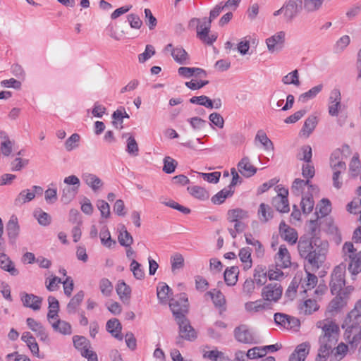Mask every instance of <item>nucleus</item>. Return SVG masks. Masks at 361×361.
Instances as JSON below:
<instances>
[{
	"label": "nucleus",
	"instance_id": "15",
	"mask_svg": "<svg viewBox=\"0 0 361 361\" xmlns=\"http://www.w3.org/2000/svg\"><path fill=\"white\" fill-rule=\"evenodd\" d=\"M276 266L280 269H286L291 265L290 255L285 245L279 247L278 252L275 255Z\"/></svg>",
	"mask_w": 361,
	"mask_h": 361
},
{
	"label": "nucleus",
	"instance_id": "51",
	"mask_svg": "<svg viewBox=\"0 0 361 361\" xmlns=\"http://www.w3.org/2000/svg\"><path fill=\"white\" fill-rule=\"evenodd\" d=\"M206 295L210 296L216 307H221L225 304L224 295L219 290L214 289L212 291L207 292Z\"/></svg>",
	"mask_w": 361,
	"mask_h": 361
},
{
	"label": "nucleus",
	"instance_id": "48",
	"mask_svg": "<svg viewBox=\"0 0 361 361\" xmlns=\"http://www.w3.org/2000/svg\"><path fill=\"white\" fill-rule=\"evenodd\" d=\"M312 152L310 145H304L301 147L298 153L297 154V159L300 161H304L307 163L312 161Z\"/></svg>",
	"mask_w": 361,
	"mask_h": 361
},
{
	"label": "nucleus",
	"instance_id": "39",
	"mask_svg": "<svg viewBox=\"0 0 361 361\" xmlns=\"http://www.w3.org/2000/svg\"><path fill=\"white\" fill-rule=\"evenodd\" d=\"M171 291L170 287L166 283H159L157 288L158 300L161 303L166 302L169 297V293Z\"/></svg>",
	"mask_w": 361,
	"mask_h": 361
},
{
	"label": "nucleus",
	"instance_id": "28",
	"mask_svg": "<svg viewBox=\"0 0 361 361\" xmlns=\"http://www.w3.org/2000/svg\"><path fill=\"white\" fill-rule=\"evenodd\" d=\"M239 271L238 267H231L224 271V281L228 286H232L235 285L238 281Z\"/></svg>",
	"mask_w": 361,
	"mask_h": 361
},
{
	"label": "nucleus",
	"instance_id": "36",
	"mask_svg": "<svg viewBox=\"0 0 361 361\" xmlns=\"http://www.w3.org/2000/svg\"><path fill=\"white\" fill-rule=\"evenodd\" d=\"M251 249L250 247H243L239 251V257L243 263L245 264L244 269L247 270L252 267V261L251 259Z\"/></svg>",
	"mask_w": 361,
	"mask_h": 361
},
{
	"label": "nucleus",
	"instance_id": "23",
	"mask_svg": "<svg viewBox=\"0 0 361 361\" xmlns=\"http://www.w3.org/2000/svg\"><path fill=\"white\" fill-rule=\"evenodd\" d=\"M106 330L112 336L118 341L123 340V335L121 334L122 325L119 320L116 318L109 319L106 322Z\"/></svg>",
	"mask_w": 361,
	"mask_h": 361
},
{
	"label": "nucleus",
	"instance_id": "53",
	"mask_svg": "<svg viewBox=\"0 0 361 361\" xmlns=\"http://www.w3.org/2000/svg\"><path fill=\"white\" fill-rule=\"evenodd\" d=\"M34 216L41 226H47L51 223L50 215L40 209L35 211Z\"/></svg>",
	"mask_w": 361,
	"mask_h": 361
},
{
	"label": "nucleus",
	"instance_id": "26",
	"mask_svg": "<svg viewBox=\"0 0 361 361\" xmlns=\"http://www.w3.org/2000/svg\"><path fill=\"white\" fill-rule=\"evenodd\" d=\"M254 281L259 286L264 285L267 281V271L266 267L262 265H258L254 269Z\"/></svg>",
	"mask_w": 361,
	"mask_h": 361
},
{
	"label": "nucleus",
	"instance_id": "35",
	"mask_svg": "<svg viewBox=\"0 0 361 361\" xmlns=\"http://www.w3.org/2000/svg\"><path fill=\"white\" fill-rule=\"evenodd\" d=\"M319 309V306L314 300L307 299L300 307V312L305 315H309Z\"/></svg>",
	"mask_w": 361,
	"mask_h": 361
},
{
	"label": "nucleus",
	"instance_id": "1",
	"mask_svg": "<svg viewBox=\"0 0 361 361\" xmlns=\"http://www.w3.org/2000/svg\"><path fill=\"white\" fill-rule=\"evenodd\" d=\"M309 237L302 235L298 243L300 256L305 261V267H309L312 271H317L326 259L329 243L317 236L319 232L318 217L310 220L308 225Z\"/></svg>",
	"mask_w": 361,
	"mask_h": 361
},
{
	"label": "nucleus",
	"instance_id": "19",
	"mask_svg": "<svg viewBox=\"0 0 361 361\" xmlns=\"http://www.w3.org/2000/svg\"><path fill=\"white\" fill-rule=\"evenodd\" d=\"M310 345L308 342L299 344L290 354L289 361H305L310 353Z\"/></svg>",
	"mask_w": 361,
	"mask_h": 361
},
{
	"label": "nucleus",
	"instance_id": "60",
	"mask_svg": "<svg viewBox=\"0 0 361 361\" xmlns=\"http://www.w3.org/2000/svg\"><path fill=\"white\" fill-rule=\"evenodd\" d=\"M255 283L252 279H247L243 284V294L248 298L251 297L255 289Z\"/></svg>",
	"mask_w": 361,
	"mask_h": 361
},
{
	"label": "nucleus",
	"instance_id": "12",
	"mask_svg": "<svg viewBox=\"0 0 361 361\" xmlns=\"http://www.w3.org/2000/svg\"><path fill=\"white\" fill-rule=\"evenodd\" d=\"M285 32L280 31L266 39L268 50L270 53H279L283 47Z\"/></svg>",
	"mask_w": 361,
	"mask_h": 361
},
{
	"label": "nucleus",
	"instance_id": "64",
	"mask_svg": "<svg viewBox=\"0 0 361 361\" xmlns=\"http://www.w3.org/2000/svg\"><path fill=\"white\" fill-rule=\"evenodd\" d=\"M177 164V161L175 159L170 157H166L164 159L163 171L166 173H172L175 171Z\"/></svg>",
	"mask_w": 361,
	"mask_h": 361
},
{
	"label": "nucleus",
	"instance_id": "41",
	"mask_svg": "<svg viewBox=\"0 0 361 361\" xmlns=\"http://www.w3.org/2000/svg\"><path fill=\"white\" fill-rule=\"evenodd\" d=\"M255 140H258L262 144L265 150L274 151V147L273 142L262 130L257 132Z\"/></svg>",
	"mask_w": 361,
	"mask_h": 361
},
{
	"label": "nucleus",
	"instance_id": "10",
	"mask_svg": "<svg viewBox=\"0 0 361 361\" xmlns=\"http://www.w3.org/2000/svg\"><path fill=\"white\" fill-rule=\"evenodd\" d=\"M288 195V189L281 187L279 188L277 195L272 199V205L279 212L288 213L290 211Z\"/></svg>",
	"mask_w": 361,
	"mask_h": 361
},
{
	"label": "nucleus",
	"instance_id": "18",
	"mask_svg": "<svg viewBox=\"0 0 361 361\" xmlns=\"http://www.w3.org/2000/svg\"><path fill=\"white\" fill-rule=\"evenodd\" d=\"M348 295L337 294L329 302L327 307V312L334 316L346 305Z\"/></svg>",
	"mask_w": 361,
	"mask_h": 361
},
{
	"label": "nucleus",
	"instance_id": "40",
	"mask_svg": "<svg viewBox=\"0 0 361 361\" xmlns=\"http://www.w3.org/2000/svg\"><path fill=\"white\" fill-rule=\"evenodd\" d=\"M79 189L76 186H66L62 190L61 200L64 204L69 203L77 195Z\"/></svg>",
	"mask_w": 361,
	"mask_h": 361
},
{
	"label": "nucleus",
	"instance_id": "20",
	"mask_svg": "<svg viewBox=\"0 0 361 361\" xmlns=\"http://www.w3.org/2000/svg\"><path fill=\"white\" fill-rule=\"evenodd\" d=\"M21 301L26 307H30L33 310H39L41 307L42 298L34 294L23 293L21 294Z\"/></svg>",
	"mask_w": 361,
	"mask_h": 361
},
{
	"label": "nucleus",
	"instance_id": "5",
	"mask_svg": "<svg viewBox=\"0 0 361 361\" xmlns=\"http://www.w3.org/2000/svg\"><path fill=\"white\" fill-rule=\"evenodd\" d=\"M342 256L345 261H348V269L353 275L361 272V250L357 252L351 242H345L342 248Z\"/></svg>",
	"mask_w": 361,
	"mask_h": 361
},
{
	"label": "nucleus",
	"instance_id": "8",
	"mask_svg": "<svg viewBox=\"0 0 361 361\" xmlns=\"http://www.w3.org/2000/svg\"><path fill=\"white\" fill-rule=\"evenodd\" d=\"M345 106L341 103V93L339 89L334 88L329 94L328 112L331 116H338L342 112Z\"/></svg>",
	"mask_w": 361,
	"mask_h": 361
},
{
	"label": "nucleus",
	"instance_id": "7",
	"mask_svg": "<svg viewBox=\"0 0 361 361\" xmlns=\"http://www.w3.org/2000/svg\"><path fill=\"white\" fill-rule=\"evenodd\" d=\"M233 334L235 340L244 344H257L259 341L254 331L246 324H241L234 329Z\"/></svg>",
	"mask_w": 361,
	"mask_h": 361
},
{
	"label": "nucleus",
	"instance_id": "16",
	"mask_svg": "<svg viewBox=\"0 0 361 361\" xmlns=\"http://www.w3.org/2000/svg\"><path fill=\"white\" fill-rule=\"evenodd\" d=\"M26 323L28 327L39 338L40 341L47 343L49 342L48 333L41 323L30 317L26 319Z\"/></svg>",
	"mask_w": 361,
	"mask_h": 361
},
{
	"label": "nucleus",
	"instance_id": "43",
	"mask_svg": "<svg viewBox=\"0 0 361 361\" xmlns=\"http://www.w3.org/2000/svg\"><path fill=\"white\" fill-rule=\"evenodd\" d=\"M187 190L192 196L199 200H204L209 198L208 192L202 187L195 185L188 187Z\"/></svg>",
	"mask_w": 361,
	"mask_h": 361
},
{
	"label": "nucleus",
	"instance_id": "57",
	"mask_svg": "<svg viewBox=\"0 0 361 361\" xmlns=\"http://www.w3.org/2000/svg\"><path fill=\"white\" fill-rule=\"evenodd\" d=\"M130 270L136 279L141 280L145 277V272L141 269V264L133 259L130 263Z\"/></svg>",
	"mask_w": 361,
	"mask_h": 361
},
{
	"label": "nucleus",
	"instance_id": "45",
	"mask_svg": "<svg viewBox=\"0 0 361 361\" xmlns=\"http://www.w3.org/2000/svg\"><path fill=\"white\" fill-rule=\"evenodd\" d=\"M323 89V85L319 84L317 86L313 87L307 92L301 94L299 96L298 101L305 103L308 100L315 97L317 94H319Z\"/></svg>",
	"mask_w": 361,
	"mask_h": 361
},
{
	"label": "nucleus",
	"instance_id": "61",
	"mask_svg": "<svg viewBox=\"0 0 361 361\" xmlns=\"http://www.w3.org/2000/svg\"><path fill=\"white\" fill-rule=\"evenodd\" d=\"M99 289L101 293L107 297L111 295L113 290V285L109 279L103 278L99 281Z\"/></svg>",
	"mask_w": 361,
	"mask_h": 361
},
{
	"label": "nucleus",
	"instance_id": "33",
	"mask_svg": "<svg viewBox=\"0 0 361 361\" xmlns=\"http://www.w3.org/2000/svg\"><path fill=\"white\" fill-rule=\"evenodd\" d=\"M0 267L5 271L10 272L12 276L18 274V271L14 267L12 262L9 259L8 257L4 253L0 254Z\"/></svg>",
	"mask_w": 361,
	"mask_h": 361
},
{
	"label": "nucleus",
	"instance_id": "32",
	"mask_svg": "<svg viewBox=\"0 0 361 361\" xmlns=\"http://www.w3.org/2000/svg\"><path fill=\"white\" fill-rule=\"evenodd\" d=\"M245 241L248 245H251L255 247V255L257 257H262L264 253V249L262 243L255 238H253L251 233L245 234Z\"/></svg>",
	"mask_w": 361,
	"mask_h": 361
},
{
	"label": "nucleus",
	"instance_id": "46",
	"mask_svg": "<svg viewBox=\"0 0 361 361\" xmlns=\"http://www.w3.org/2000/svg\"><path fill=\"white\" fill-rule=\"evenodd\" d=\"M248 217L247 212L242 209H234L228 212V220L230 222L241 221Z\"/></svg>",
	"mask_w": 361,
	"mask_h": 361
},
{
	"label": "nucleus",
	"instance_id": "50",
	"mask_svg": "<svg viewBox=\"0 0 361 361\" xmlns=\"http://www.w3.org/2000/svg\"><path fill=\"white\" fill-rule=\"evenodd\" d=\"M171 271L175 274L177 270L184 267V258L180 253H175L171 257Z\"/></svg>",
	"mask_w": 361,
	"mask_h": 361
},
{
	"label": "nucleus",
	"instance_id": "21",
	"mask_svg": "<svg viewBox=\"0 0 361 361\" xmlns=\"http://www.w3.org/2000/svg\"><path fill=\"white\" fill-rule=\"evenodd\" d=\"M6 231L10 242L14 243L20 232V226L16 216L12 215L11 216L6 224Z\"/></svg>",
	"mask_w": 361,
	"mask_h": 361
},
{
	"label": "nucleus",
	"instance_id": "29",
	"mask_svg": "<svg viewBox=\"0 0 361 361\" xmlns=\"http://www.w3.org/2000/svg\"><path fill=\"white\" fill-rule=\"evenodd\" d=\"M116 289L117 294L123 302L130 300L131 289L123 281H118Z\"/></svg>",
	"mask_w": 361,
	"mask_h": 361
},
{
	"label": "nucleus",
	"instance_id": "52",
	"mask_svg": "<svg viewBox=\"0 0 361 361\" xmlns=\"http://www.w3.org/2000/svg\"><path fill=\"white\" fill-rule=\"evenodd\" d=\"M73 342L75 348L80 350V352L84 350V349H89L90 346V341L82 336H74L73 337Z\"/></svg>",
	"mask_w": 361,
	"mask_h": 361
},
{
	"label": "nucleus",
	"instance_id": "9",
	"mask_svg": "<svg viewBox=\"0 0 361 361\" xmlns=\"http://www.w3.org/2000/svg\"><path fill=\"white\" fill-rule=\"evenodd\" d=\"M169 307L175 319L178 318L183 319V317H185V313L188 312L187 295L185 293H181L179 300L171 299Z\"/></svg>",
	"mask_w": 361,
	"mask_h": 361
},
{
	"label": "nucleus",
	"instance_id": "11",
	"mask_svg": "<svg viewBox=\"0 0 361 361\" xmlns=\"http://www.w3.org/2000/svg\"><path fill=\"white\" fill-rule=\"evenodd\" d=\"M282 291L279 283H269L262 288V296L265 300L276 302L281 297Z\"/></svg>",
	"mask_w": 361,
	"mask_h": 361
},
{
	"label": "nucleus",
	"instance_id": "31",
	"mask_svg": "<svg viewBox=\"0 0 361 361\" xmlns=\"http://www.w3.org/2000/svg\"><path fill=\"white\" fill-rule=\"evenodd\" d=\"M318 121L317 118L314 116H310L305 120L304 125L301 129L300 133L306 137H309V135L312 133L317 125Z\"/></svg>",
	"mask_w": 361,
	"mask_h": 361
},
{
	"label": "nucleus",
	"instance_id": "3",
	"mask_svg": "<svg viewBox=\"0 0 361 361\" xmlns=\"http://www.w3.org/2000/svg\"><path fill=\"white\" fill-rule=\"evenodd\" d=\"M361 305L358 301L345 318L343 328H346L345 337L354 350L361 341Z\"/></svg>",
	"mask_w": 361,
	"mask_h": 361
},
{
	"label": "nucleus",
	"instance_id": "58",
	"mask_svg": "<svg viewBox=\"0 0 361 361\" xmlns=\"http://www.w3.org/2000/svg\"><path fill=\"white\" fill-rule=\"evenodd\" d=\"M314 200L312 197V195L308 197H305L302 198L300 205L304 214H310L314 207Z\"/></svg>",
	"mask_w": 361,
	"mask_h": 361
},
{
	"label": "nucleus",
	"instance_id": "13",
	"mask_svg": "<svg viewBox=\"0 0 361 361\" xmlns=\"http://www.w3.org/2000/svg\"><path fill=\"white\" fill-rule=\"evenodd\" d=\"M177 324L179 326L180 337L188 341L195 340L197 337L195 329L192 327L190 322L185 317L182 318L176 319Z\"/></svg>",
	"mask_w": 361,
	"mask_h": 361
},
{
	"label": "nucleus",
	"instance_id": "59",
	"mask_svg": "<svg viewBox=\"0 0 361 361\" xmlns=\"http://www.w3.org/2000/svg\"><path fill=\"white\" fill-rule=\"evenodd\" d=\"M360 167L361 164L359 160V155L356 153L353 155L349 165V170L352 176H357L360 171Z\"/></svg>",
	"mask_w": 361,
	"mask_h": 361
},
{
	"label": "nucleus",
	"instance_id": "56",
	"mask_svg": "<svg viewBox=\"0 0 361 361\" xmlns=\"http://www.w3.org/2000/svg\"><path fill=\"white\" fill-rule=\"evenodd\" d=\"M309 183L310 180H305L300 178H295L293 183L291 190L295 195H300L304 190L305 186L309 185Z\"/></svg>",
	"mask_w": 361,
	"mask_h": 361
},
{
	"label": "nucleus",
	"instance_id": "38",
	"mask_svg": "<svg viewBox=\"0 0 361 361\" xmlns=\"http://www.w3.org/2000/svg\"><path fill=\"white\" fill-rule=\"evenodd\" d=\"M258 216L261 221L267 222L273 218V211L268 204L261 203L258 209Z\"/></svg>",
	"mask_w": 361,
	"mask_h": 361
},
{
	"label": "nucleus",
	"instance_id": "14",
	"mask_svg": "<svg viewBox=\"0 0 361 361\" xmlns=\"http://www.w3.org/2000/svg\"><path fill=\"white\" fill-rule=\"evenodd\" d=\"M303 6L302 0H288L284 5V17L287 21L293 19L300 12Z\"/></svg>",
	"mask_w": 361,
	"mask_h": 361
},
{
	"label": "nucleus",
	"instance_id": "34",
	"mask_svg": "<svg viewBox=\"0 0 361 361\" xmlns=\"http://www.w3.org/2000/svg\"><path fill=\"white\" fill-rule=\"evenodd\" d=\"M234 193L233 190H231L230 188H224L217 192L216 195H214L211 201L214 204H221L228 197H231Z\"/></svg>",
	"mask_w": 361,
	"mask_h": 361
},
{
	"label": "nucleus",
	"instance_id": "27",
	"mask_svg": "<svg viewBox=\"0 0 361 361\" xmlns=\"http://www.w3.org/2000/svg\"><path fill=\"white\" fill-rule=\"evenodd\" d=\"M85 293L82 290L78 292L68 303L66 310L68 314H75L78 307L83 300Z\"/></svg>",
	"mask_w": 361,
	"mask_h": 361
},
{
	"label": "nucleus",
	"instance_id": "55",
	"mask_svg": "<svg viewBox=\"0 0 361 361\" xmlns=\"http://www.w3.org/2000/svg\"><path fill=\"white\" fill-rule=\"evenodd\" d=\"M324 2V0H304L303 7L307 12L318 11Z\"/></svg>",
	"mask_w": 361,
	"mask_h": 361
},
{
	"label": "nucleus",
	"instance_id": "37",
	"mask_svg": "<svg viewBox=\"0 0 361 361\" xmlns=\"http://www.w3.org/2000/svg\"><path fill=\"white\" fill-rule=\"evenodd\" d=\"M35 198V192H30L29 190H22L14 200L16 206H21L22 204L30 202Z\"/></svg>",
	"mask_w": 361,
	"mask_h": 361
},
{
	"label": "nucleus",
	"instance_id": "54",
	"mask_svg": "<svg viewBox=\"0 0 361 361\" xmlns=\"http://www.w3.org/2000/svg\"><path fill=\"white\" fill-rule=\"evenodd\" d=\"M282 82L286 85H294L295 86H299L300 85L299 80V74L298 70H294L292 72L289 73L286 75L283 76L282 78Z\"/></svg>",
	"mask_w": 361,
	"mask_h": 361
},
{
	"label": "nucleus",
	"instance_id": "63",
	"mask_svg": "<svg viewBox=\"0 0 361 361\" xmlns=\"http://www.w3.org/2000/svg\"><path fill=\"white\" fill-rule=\"evenodd\" d=\"M80 137L78 133H73L65 142V147L67 151H71L78 147Z\"/></svg>",
	"mask_w": 361,
	"mask_h": 361
},
{
	"label": "nucleus",
	"instance_id": "47",
	"mask_svg": "<svg viewBox=\"0 0 361 361\" xmlns=\"http://www.w3.org/2000/svg\"><path fill=\"white\" fill-rule=\"evenodd\" d=\"M190 102L194 104L204 106L208 109H213V101L205 95L195 96L190 99Z\"/></svg>",
	"mask_w": 361,
	"mask_h": 361
},
{
	"label": "nucleus",
	"instance_id": "30",
	"mask_svg": "<svg viewBox=\"0 0 361 361\" xmlns=\"http://www.w3.org/2000/svg\"><path fill=\"white\" fill-rule=\"evenodd\" d=\"M51 326L54 331H58L63 335H70L72 334L71 325L63 320L57 319L51 323Z\"/></svg>",
	"mask_w": 361,
	"mask_h": 361
},
{
	"label": "nucleus",
	"instance_id": "44",
	"mask_svg": "<svg viewBox=\"0 0 361 361\" xmlns=\"http://www.w3.org/2000/svg\"><path fill=\"white\" fill-rule=\"evenodd\" d=\"M267 306L266 302L262 300H257L253 302H247L245 304V309L247 312L255 313L264 310Z\"/></svg>",
	"mask_w": 361,
	"mask_h": 361
},
{
	"label": "nucleus",
	"instance_id": "62",
	"mask_svg": "<svg viewBox=\"0 0 361 361\" xmlns=\"http://www.w3.org/2000/svg\"><path fill=\"white\" fill-rule=\"evenodd\" d=\"M127 152L132 156H137L139 152L138 145L133 136H129L127 139Z\"/></svg>",
	"mask_w": 361,
	"mask_h": 361
},
{
	"label": "nucleus",
	"instance_id": "25",
	"mask_svg": "<svg viewBox=\"0 0 361 361\" xmlns=\"http://www.w3.org/2000/svg\"><path fill=\"white\" fill-rule=\"evenodd\" d=\"M82 178L84 182L94 192L98 190L103 185L102 180L94 174L85 173L82 175Z\"/></svg>",
	"mask_w": 361,
	"mask_h": 361
},
{
	"label": "nucleus",
	"instance_id": "6",
	"mask_svg": "<svg viewBox=\"0 0 361 361\" xmlns=\"http://www.w3.org/2000/svg\"><path fill=\"white\" fill-rule=\"evenodd\" d=\"M345 266L340 264L336 267L331 274V279L329 283L331 292L334 294H343L348 295L353 288L351 286H347L345 288Z\"/></svg>",
	"mask_w": 361,
	"mask_h": 361
},
{
	"label": "nucleus",
	"instance_id": "4",
	"mask_svg": "<svg viewBox=\"0 0 361 361\" xmlns=\"http://www.w3.org/2000/svg\"><path fill=\"white\" fill-rule=\"evenodd\" d=\"M225 8L226 7L223 4V2L216 5L214 8L211 10L209 18H204L202 23L197 25V36L204 43L212 45L216 40L217 36L216 35H209L211 23Z\"/></svg>",
	"mask_w": 361,
	"mask_h": 361
},
{
	"label": "nucleus",
	"instance_id": "49",
	"mask_svg": "<svg viewBox=\"0 0 361 361\" xmlns=\"http://www.w3.org/2000/svg\"><path fill=\"white\" fill-rule=\"evenodd\" d=\"M100 239L102 245L110 248L112 245H115L116 242L111 239L109 231L106 226H104L100 231Z\"/></svg>",
	"mask_w": 361,
	"mask_h": 361
},
{
	"label": "nucleus",
	"instance_id": "22",
	"mask_svg": "<svg viewBox=\"0 0 361 361\" xmlns=\"http://www.w3.org/2000/svg\"><path fill=\"white\" fill-rule=\"evenodd\" d=\"M238 171L245 177L250 178L254 176L257 169L250 161L247 157H243L238 164Z\"/></svg>",
	"mask_w": 361,
	"mask_h": 361
},
{
	"label": "nucleus",
	"instance_id": "42",
	"mask_svg": "<svg viewBox=\"0 0 361 361\" xmlns=\"http://www.w3.org/2000/svg\"><path fill=\"white\" fill-rule=\"evenodd\" d=\"M118 243L121 246L129 247L133 243V238L131 234L126 230L124 226H122V228L120 231V233L118 236Z\"/></svg>",
	"mask_w": 361,
	"mask_h": 361
},
{
	"label": "nucleus",
	"instance_id": "17",
	"mask_svg": "<svg viewBox=\"0 0 361 361\" xmlns=\"http://www.w3.org/2000/svg\"><path fill=\"white\" fill-rule=\"evenodd\" d=\"M165 50L170 51L175 61L180 64H186L189 61V55L182 47H173L172 44L166 46Z\"/></svg>",
	"mask_w": 361,
	"mask_h": 361
},
{
	"label": "nucleus",
	"instance_id": "2",
	"mask_svg": "<svg viewBox=\"0 0 361 361\" xmlns=\"http://www.w3.org/2000/svg\"><path fill=\"white\" fill-rule=\"evenodd\" d=\"M321 324V322L317 323V326L322 328V334L319 338V348L315 361H326L331 354L333 355V360H336V358L341 360L345 355L348 347L343 343L335 347L339 338L338 325L332 321H328L323 326Z\"/></svg>",
	"mask_w": 361,
	"mask_h": 361
},
{
	"label": "nucleus",
	"instance_id": "24",
	"mask_svg": "<svg viewBox=\"0 0 361 361\" xmlns=\"http://www.w3.org/2000/svg\"><path fill=\"white\" fill-rule=\"evenodd\" d=\"M21 340L27 344V347L34 355L37 357H40L38 344L36 342L35 338L30 332L25 331L23 333Z\"/></svg>",
	"mask_w": 361,
	"mask_h": 361
}]
</instances>
